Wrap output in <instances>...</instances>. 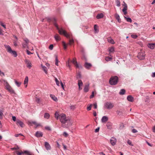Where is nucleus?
<instances>
[{
    "instance_id": "obj_35",
    "label": "nucleus",
    "mask_w": 155,
    "mask_h": 155,
    "mask_svg": "<svg viewBox=\"0 0 155 155\" xmlns=\"http://www.w3.org/2000/svg\"><path fill=\"white\" fill-rule=\"evenodd\" d=\"M62 45H63L64 49L65 50L67 48V44H66L65 43L64 41L62 42Z\"/></svg>"
},
{
    "instance_id": "obj_2",
    "label": "nucleus",
    "mask_w": 155,
    "mask_h": 155,
    "mask_svg": "<svg viewBox=\"0 0 155 155\" xmlns=\"http://www.w3.org/2000/svg\"><path fill=\"white\" fill-rule=\"evenodd\" d=\"M55 25L56 28L58 30L59 34L60 35H64V36L66 37L67 38H68L69 39L68 43L69 45H71L72 44L74 43V41L73 39H71L70 35L68 34L67 33V32L65 30H64L62 28H61L60 29L58 27V26L56 24H55Z\"/></svg>"
},
{
    "instance_id": "obj_61",
    "label": "nucleus",
    "mask_w": 155,
    "mask_h": 155,
    "mask_svg": "<svg viewBox=\"0 0 155 155\" xmlns=\"http://www.w3.org/2000/svg\"><path fill=\"white\" fill-rule=\"evenodd\" d=\"M99 127H98L95 130V132L96 133L98 132L99 131Z\"/></svg>"
},
{
    "instance_id": "obj_19",
    "label": "nucleus",
    "mask_w": 155,
    "mask_h": 155,
    "mask_svg": "<svg viewBox=\"0 0 155 155\" xmlns=\"http://www.w3.org/2000/svg\"><path fill=\"white\" fill-rule=\"evenodd\" d=\"M78 86H79V90L82 89V88H81L80 86H82L83 82L81 80H79L78 83Z\"/></svg>"
},
{
    "instance_id": "obj_26",
    "label": "nucleus",
    "mask_w": 155,
    "mask_h": 155,
    "mask_svg": "<svg viewBox=\"0 0 155 155\" xmlns=\"http://www.w3.org/2000/svg\"><path fill=\"white\" fill-rule=\"evenodd\" d=\"M85 67L89 69L91 67V64L88 63H86L85 64Z\"/></svg>"
},
{
    "instance_id": "obj_36",
    "label": "nucleus",
    "mask_w": 155,
    "mask_h": 155,
    "mask_svg": "<svg viewBox=\"0 0 155 155\" xmlns=\"http://www.w3.org/2000/svg\"><path fill=\"white\" fill-rule=\"evenodd\" d=\"M16 152L17 154L18 155H22L24 153H25L24 152H23L21 151V152H19L18 151H16Z\"/></svg>"
},
{
    "instance_id": "obj_58",
    "label": "nucleus",
    "mask_w": 155,
    "mask_h": 155,
    "mask_svg": "<svg viewBox=\"0 0 155 155\" xmlns=\"http://www.w3.org/2000/svg\"><path fill=\"white\" fill-rule=\"evenodd\" d=\"M12 120L14 121H16V117H15V116H12Z\"/></svg>"
},
{
    "instance_id": "obj_13",
    "label": "nucleus",
    "mask_w": 155,
    "mask_h": 155,
    "mask_svg": "<svg viewBox=\"0 0 155 155\" xmlns=\"http://www.w3.org/2000/svg\"><path fill=\"white\" fill-rule=\"evenodd\" d=\"M117 140L114 137H112L110 140V142L111 144L113 145H114L116 143Z\"/></svg>"
},
{
    "instance_id": "obj_10",
    "label": "nucleus",
    "mask_w": 155,
    "mask_h": 155,
    "mask_svg": "<svg viewBox=\"0 0 155 155\" xmlns=\"http://www.w3.org/2000/svg\"><path fill=\"white\" fill-rule=\"evenodd\" d=\"M25 61L27 67L29 68L30 69L32 67V64L30 61L28 59H26Z\"/></svg>"
},
{
    "instance_id": "obj_59",
    "label": "nucleus",
    "mask_w": 155,
    "mask_h": 155,
    "mask_svg": "<svg viewBox=\"0 0 155 155\" xmlns=\"http://www.w3.org/2000/svg\"><path fill=\"white\" fill-rule=\"evenodd\" d=\"M132 132L133 133H136L137 132V131L135 129H133L132 130Z\"/></svg>"
},
{
    "instance_id": "obj_32",
    "label": "nucleus",
    "mask_w": 155,
    "mask_h": 155,
    "mask_svg": "<svg viewBox=\"0 0 155 155\" xmlns=\"http://www.w3.org/2000/svg\"><path fill=\"white\" fill-rule=\"evenodd\" d=\"M125 92V90L124 89H122L120 90L119 92V94L120 95L124 94Z\"/></svg>"
},
{
    "instance_id": "obj_39",
    "label": "nucleus",
    "mask_w": 155,
    "mask_h": 155,
    "mask_svg": "<svg viewBox=\"0 0 155 155\" xmlns=\"http://www.w3.org/2000/svg\"><path fill=\"white\" fill-rule=\"evenodd\" d=\"M3 111L2 110H0V119H2L3 117Z\"/></svg>"
},
{
    "instance_id": "obj_44",
    "label": "nucleus",
    "mask_w": 155,
    "mask_h": 155,
    "mask_svg": "<svg viewBox=\"0 0 155 155\" xmlns=\"http://www.w3.org/2000/svg\"><path fill=\"white\" fill-rule=\"evenodd\" d=\"M125 18H126V20L127 22H131L132 20L130 18H127L126 17H125Z\"/></svg>"
},
{
    "instance_id": "obj_16",
    "label": "nucleus",
    "mask_w": 155,
    "mask_h": 155,
    "mask_svg": "<svg viewBox=\"0 0 155 155\" xmlns=\"http://www.w3.org/2000/svg\"><path fill=\"white\" fill-rule=\"evenodd\" d=\"M108 120V118L106 116H103L101 120L102 123H105Z\"/></svg>"
},
{
    "instance_id": "obj_33",
    "label": "nucleus",
    "mask_w": 155,
    "mask_h": 155,
    "mask_svg": "<svg viewBox=\"0 0 155 155\" xmlns=\"http://www.w3.org/2000/svg\"><path fill=\"white\" fill-rule=\"evenodd\" d=\"M44 117L45 118L48 119L50 117V115L48 113H46L44 114Z\"/></svg>"
},
{
    "instance_id": "obj_27",
    "label": "nucleus",
    "mask_w": 155,
    "mask_h": 155,
    "mask_svg": "<svg viewBox=\"0 0 155 155\" xmlns=\"http://www.w3.org/2000/svg\"><path fill=\"white\" fill-rule=\"evenodd\" d=\"M50 97L54 101H58V99L56 97L52 94H50Z\"/></svg>"
},
{
    "instance_id": "obj_60",
    "label": "nucleus",
    "mask_w": 155,
    "mask_h": 155,
    "mask_svg": "<svg viewBox=\"0 0 155 155\" xmlns=\"http://www.w3.org/2000/svg\"><path fill=\"white\" fill-rule=\"evenodd\" d=\"M27 44H26V43H25V42L23 43L22 45L23 47L24 48H26V47L27 46Z\"/></svg>"
},
{
    "instance_id": "obj_46",
    "label": "nucleus",
    "mask_w": 155,
    "mask_h": 155,
    "mask_svg": "<svg viewBox=\"0 0 155 155\" xmlns=\"http://www.w3.org/2000/svg\"><path fill=\"white\" fill-rule=\"evenodd\" d=\"M116 3L117 4V5L119 7L120 6V3L119 1V0H117L116 2Z\"/></svg>"
},
{
    "instance_id": "obj_25",
    "label": "nucleus",
    "mask_w": 155,
    "mask_h": 155,
    "mask_svg": "<svg viewBox=\"0 0 155 155\" xmlns=\"http://www.w3.org/2000/svg\"><path fill=\"white\" fill-rule=\"evenodd\" d=\"M89 84H88L87 85H86L85 86V87L84 88V91L85 92H87L89 90Z\"/></svg>"
},
{
    "instance_id": "obj_55",
    "label": "nucleus",
    "mask_w": 155,
    "mask_h": 155,
    "mask_svg": "<svg viewBox=\"0 0 155 155\" xmlns=\"http://www.w3.org/2000/svg\"><path fill=\"white\" fill-rule=\"evenodd\" d=\"M93 105L94 106V108L95 109H96L97 108V103H94L93 104Z\"/></svg>"
},
{
    "instance_id": "obj_23",
    "label": "nucleus",
    "mask_w": 155,
    "mask_h": 155,
    "mask_svg": "<svg viewBox=\"0 0 155 155\" xmlns=\"http://www.w3.org/2000/svg\"><path fill=\"white\" fill-rule=\"evenodd\" d=\"M104 15L102 13L98 14L96 16V18L97 19H99L103 18Z\"/></svg>"
},
{
    "instance_id": "obj_9",
    "label": "nucleus",
    "mask_w": 155,
    "mask_h": 155,
    "mask_svg": "<svg viewBox=\"0 0 155 155\" xmlns=\"http://www.w3.org/2000/svg\"><path fill=\"white\" fill-rule=\"evenodd\" d=\"M16 124L18 126H20L21 127H23L25 126L24 123L19 119H17L16 120Z\"/></svg>"
},
{
    "instance_id": "obj_38",
    "label": "nucleus",
    "mask_w": 155,
    "mask_h": 155,
    "mask_svg": "<svg viewBox=\"0 0 155 155\" xmlns=\"http://www.w3.org/2000/svg\"><path fill=\"white\" fill-rule=\"evenodd\" d=\"M15 82L16 85L18 87H19L20 86L21 84V83L20 82H18L16 80H15Z\"/></svg>"
},
{
    "instance_id": "obj_34",
    "label": "nucleus",
    "mask_w": 155,
    "mask_h": 155,
    "mask_svg": "<svg viewBox=\"0 0 155 155\" xmlns=\"http://www.w3.org/2000/svg\"><path fill=\"white\" fill-rule=\"evenodd\" d=\"M60 115L57 112L55 113L54 114L55 117L57 120H58L59 118Z\"/></svg>"
},
{
    "instance_id": "obj_40",
    "label": "nucleus",
    "mask_w": 155,
    "mask_h": 155,
    "mask_svg": "<svg viewBox=\"0 0 155 155\" xmlns=\"http://www.w3.org/2000/svg\"><path fill=\"white\" fill-rule=\"evenodd\" d=\"M93 105L92 104H90L89 106L88 105H87V110H90L91 109V108L92 106Z\"/></svg>"
},
{
    "instance_id": "obj_1",
    "label": "nucleus",
    "mask_w": 155,
    "mask_h": 155,
    "mask_svg": "<svg viewBox=\"0 0 155 155\" xmlns=\"http://www.w3.org/2000/svg\"><path fill=\"white\" fill-rule=\"evenodd\" d=\"M59 119L61 123L63 124L62 127H67L71 125L72 123L70 120L66 117L64 114H60Z\"/></svg>"
},
{
    "instance_id": "obj_3",
    "label": "nucleus",
    "mask_w": 155,
    "mask_h": 155,
    "mask_svg": "<svg viewBox=\"0 0 155 155\" xmlns=\"http://www.w3.org/2000/svg\"><path fill=\"white\" fill-rule=\"evenodd\" d=\"M5 47L6 48L7 51L15 57L17 56V54L16 52L12 50L11 47L9 45H5Z\"/></svg>"
},
{
    "instance_id": "obj_63",
    "label": "nucleus",
    "mask_w": 155,
    "mask_h": 155,
    "mask_svg": "<svg viewBox=\"0 0 155 155\" xmlns=\"http://www.w3.org/2000/svg\"><path fill=\"white\" fill-rule=\"evenodd\" d=\"M25 43H26V44H28L29 41V40L28 39H26L25 40Z\"/></svg>"
},
{
    "instance_id": "obj_5",
    "label": "nucleus",
    "mask_w": 155,
    "mask_h": 155,
    "mask_svg": "<svg viewBox=\"0 0 155 155\" xmlns=\"http://www.w3.org/2000/svg\"><path fill=\"white\" fill-rule=\"evenodd\" d=\"M5 89L11 94H14L15 91L12 87L6 81L5 83Z\"/></svg>"
},
{
    "instance_id": "obj_42",
    "label": "nucleus",
    "mask_w": 155,
    "mask_h": 155,
    "mask_svg": "<svg viewBox=\"0 0 155 155\" xmlns=\"http://www.w3.org/2000/svg\"><path fill=\"white\" fill-rule=\"evenodd\" d=\"M127 144L130 146H133L134 145L132 144V142L129 140H128L127 142Z\"/></svg>"
},
{
    "instance_id": "obj_17",
    "label": "nucleus",
    "mask_w": 155,
    "mask_h": 155,
    "mask_svg": "<svg viewBox=\"0 0 155 155\" xmlns=\"http://www.w3.org/2000/svg\"><path fill=\"white\" fill-rule=\"evenodd\" d=\"M28 76H26L25 78V79L24 80V85H25V87H26L27 86V84L28 83Z\"/></svg>"
},
{
    "instance_id": "obj_37",
    "label": "nucleus",
    "mask_w": 155,
    "mask_h": 155,
    "mask_svg": "<svg viewBox=\"0 0 155 155\" xmlns=\"http://www.w3.org/2000/svg\"><path fill=\"white\" fill-rule=\"evenodd\" d=\"M42 68L43 70L46 73H47V68L45 66H42Z\"/></svg>"
},
{
    "instance_id": "obj_11",
    "label": "nucleus",
    "mask_w": 155,
    "mask_h": 155,
    "mask_svg": "<svg viewBox=\"0 0 155 155\" xmlns=\"http://www.w3.org/2000/svg\"><path fill=\"white\" fill-rule=\"evenodd\" d=\"M28 124L30 126H32V124H33L36 126V127L40 125V124L37 123L36 122L33 121H28Z\"/></svg>"
},
{
    "instance_id": "obj_7",
    "label": "nucleus",
    "mask_w": 155,
    "mask_h": 155,
    "mask_svg": "<svg viewBox=\"0 0 155 155\" xmlns=\"http://www.w3.org/2000/svg\"><path fill=\"white\" fill-rule=\"evenodd\" d=\"M138 53L137 57L140 60H143L144 59L145 54L144 52L142 50H141Z\"/></svg>"
},
{
    "instance_id": "obj_45",
    "label": "nucleus",
    "mask_w": 155,
    "mask_h": 155,
    "mask_svg": "<svg viewBox=\"0 0 155 155\" xmlns=\"http://www.w3.org/2000/svg\"><path fill=\"white\" fill-rule=\"evenodd\" d=\"M55 81L56 82V84L58 86H59V81H58V79L56 78H55Z\"/></svg>"
},
{
    "instance_id": "obj_49",
    "label": "nucleus",
    "mask_w": 155,
    "mask_h": 155,
    "mask_svg": "<svg viewBox=\"0 0 155 155\" xmlns=\"http://www.w3.org/2000/svg\"><path fill=\"white\" fill-rule=\"evenodd\" d=\"M124 127V125L123 123H121L120 124V127L121 129Z\"/></svg>"
},
{
    "instance_id": "obj_28",
    "label": "nucleus",
    "mask_w": 155,
    "mask_h": 155,
    "mask_svg": "<svg viewBox=\"0 0 155 155\" xmlns=\"http://www.w3.org/2000/svg\"><path fill=\"white\" fill-rule=\"evenodd\" d=\"M109 51L110 52L109 55H110V56H111V55L110 54V53L114 52V48L113 47H111L109 48Z\"/></svg>"
},
{
    "instance_id": "obj_53",
    "label": "nucleus",
    "mask_w": 155,
    "mask_h": 155,
    "mask_svg": "<svg viewBox=\"0 0 155 155\" xmlns=\"http://www.w3.org/2000/svg\"><path fill=\"white\" fill-rule=\"evenodd\" d=\"M63 135L65 137H67L68 136V134L66 132H64Z\"/></svg>"
},
{
    "instance_id": "obj_22",
    "label": "nucleus",
    "mask_w": 155,
    "mask_h": 155,
    "mask_svg": "<svg viewBox=\"0 0 155 155\" xmlns=\"http://www.w3.org/2000/svg\"><path fill=\"white\" fill-rule=\"evenodd\" d=\"M127 98L129 101L133 102L134 101V98L131 95L128 96Z\"/></svg>"
},
{
    "instance_id": "obj_43",
    "label": "nucleus",
    "mask_w": 155,
    "mask_h": 155,
    "mask_svg": "<svg viewBox=\"0 0 155 155\" xmlns=\"http://www.w3.org/2000/svg\"><path fill=\"white\" fill-rule=\"evenodd\" d=\"M115 16L116 19L118 20V21H119V20H120V17L119 15L116 14Z\"/></svg>"
},
{
    "instance_id": "obj_4",
    "label": "nucleus",
    "mask_w": 155,
    "mask_h": 155,
    "mask_svg": "<svg viewBox=\"0 0 155 155\" xmlns=\"http://www.w3.org/2000/svg\"><path fill=\"white\" fill-rule=\"evenodd\" d=\"M118 81V78L117 76L112 77L110 79L109 83L111 85H114L117 84Z\"/></svg>"
},
{
    "instance_id": "obj_47",
    "label": "nucleus",
    "mask_w": 155,
    "mask_h": 155,
    "mask_svg": "<svg viewBox=\"0 0 155 155\" xmlns=\"http://www.w3.org/2000/svg\"><path fill=\"white\" fill-rule=\"evenodd\" d=\"M95 94V92L93 91L92 93V94L90 96V99H91L94 97V95Z\"/></svg>"
},
{
    "instance_id": "obj_15",
    "label": "nucleus",
    "mask_w": 155,
    "mask_h": 155,
    "mask_svg": "<svg viewBox=\"0 0 155 155\" xmlns=\"http://www.w3.org/2000/svg\"><path fill=\"white\" fill-rule=\"evenodd\" d=\"M43 135L42 133L39 131H37L35 134V136L38 137H42Z\"/></svg>"
},
{
    "instance_id": "obj_21",
    "label": "nucleus",
    "mask_w": 155,
    "mask_h": 155,
    "mask_svg": "<svg viewBox=\"0 0 155 155\" xmlns=\"http://www.w3.org/2000/svg\"><path fill=\"white\" fill-rule=\"evenodd\" d=\"M55 40L56 41H58L60 40V36L57 34H56L54 36Z\"/></svg>"
},
{
    "instance_id": "obj_41",
    "label": "nucleus",
    "mask_w": 155,
    "mask_h": 155,
    "mask_svg": "<svg viewBox=\"0 0 155 155\" xmlns=\"http://www.w3.org/2000/svg\"><path fill=\"white\" fill-rule=\"evenodd\" d=\"M71 62V60L70 59H69L68 61L66 62V65L67 66H68L69 68L70 67V63Z\"/></svg>"
},
{
    "instance_id": "obj_50",
    "label": "nucleus",
    "mask_w": 155,
    "mask_h": 155,
    "mask_svg": "<svg viewBox=\"0 0 155 155\" xmlns=\"http://www.w3.org/2000/svg\"><path fill=\"white\" fill-rule=\"evenodd\" d=\"M131 37L132 38H136L137 37V36L136 35H131Z\"/></svg>"
},
{
    "instance_id": "obj_62",
    "label": "nucleus",
    "mask_w": 155,
    "mask_h": 155,
    "mask_svg": "<svg viewBox=\"0 0 155 155\" xmlns=\"http://www.w3.org/2000/svg\"><path fill=\"white\" fill-rule=\"evenodd\" d=\"M127 8H124L123 9H122V11L123 12H124L127 11Z\"/></svg>"
},
{
    "instance_id": "obj_31",
    "label": "nucleus",
    "mask_w": 155,
    "mask_h": 155,
    "mask_svg": "<svg viewBox=\"0 0 155 155\" xmlns=\"http://www.w3.org/2000/svg\"><path fill=\"white\" fill-rule=\"evenodd\" d=\"M55 64L57 66H58V56L57 55H55Z\"/></svg>"
},
{
    "instance_id": "obj_20",
    "label": "nucleus",
    "mask_w": 155,
    "mask_h": 155,
    "mask_svg": "<svg viewBox=\"0 0 155 155\" xmlns=\"http://www.w3.org/2000/svg\"><path fill=\"white\" fill-rule=\"evenodd\" d=\"M112 124L110 122H108L106 124V126L108 129H111L112 128Z\"/></svg>"
},
{
    "instance_id": "obj_54",
    "label": "nucleus",
    "mask_w": 155,
    "mask_h": 155,
    "mask_svg": "<svg viewBox=\"0 0 155 155\" xmlns=\"http://www.w3.org/2000/svg\"><path fill=\"white\" fill-rule=\"evenodd\" d=\"M22 136L23 135L22 134H16L15 135V136L16 137H18L19 136Z\"/></svg>"
},
{
    "instance_id": "obj_14",
    "label": "nucleus",
    "mask_w": 155,
    "mask_h": 155,
    "mask_svg": "<svg viewBox=\"0 0 155 155\" xmlns=\"http://www.w3.org/2000/svg\"><path fill=\"white\" fill-rule=\"evenodd\" d=\"M45 145L47 150H50L51 149V147L49 144V143L47 142H45Z\"/></svg>"
},
{
    "instance_id": "obj_64",
    "label": "nucleus",
    "mask_w": 155,
    "mask_h": 155,
    "mask_svg": "<svg viewBox=\"0 0 155 155\" xmlns=\"http://www.w3.org/2000/svg\"><path fill=\"white\" fill-rule=\"evenodd\" d=\"M151 76L152 77H155V72L152 73Z\"/></svg>"
},
{
    "instance_id": "obj_8",
    "label": "nucleus",
    "mask_w": 155,
    "mask_h": 155,
    "mask_svg": "<svg viewBox=\"0 0 155 155\" xmlns=\"http://www.w3.org/2000/svg\"><path fill=\"white\" fill-rule=\"evenodd\" d=\"M46 19H47V21L49 22H53V23H54V25L55 27H56V26L55 25V24L56 25V24L58 26V25H57V23H56V20L55 18H53L52 19H51L49 18H46Z\"/></svg>"
},
{
    "instance_id": "obj_12",
    "label": "nucleus",
    "mask_w": 155,
    "mask_h": 155,
    "mask_svg": "<svg viewBox=\"0 0 155 155\" xmlns=\"http://www.w3.org/2000/svg\"><path fill=\"white\" fill-rule=\"evenodd\" d=\"M71 62L73 63L77 68H79L80 67L78 64L76 58H74L72 61H71Z\"/></svg>"
},
{
    "instance_id": "obj_30",
    "label": "nucleus",
    "mask_w": 155,
    "mask_h": 155,
    "mask_svg": "<svg viewBox=\"0 0 155 155\" xmlns=\"http://www.w3.org/2000/svg\"><path fill=\"white\" fill-rule=\"evenodd\" d=\"M94 29L95 33L98 32V26L97 25H95L94 26Z\"/></svg>"
},
{
    "instance_id": "obj_6",
    "label": "nucleus",
    "mask_w": 155,
    "mask_h": 155,
    "mask_svg": "<svg viewBox=\"0 0 155 155\" xmlns=\"http://www.w3.org/2000/svg\"><path fill=\"white\" fill-rule=\"evenodd\" d=\"M104 107L108 109H110L114 107V104L113 103L109 102H107L104 104Z\"/></svg>"
},
{
    "instance_id": "obj_57",
    "label": "nucleus",
    "mask_w": 155,
    "mask_h": 155,
    "mask_svg": "<svg viewBox=\"0 0 155 155\" xmlns=\"http://www.w3.org/2000/svg\"><path fill=\"white\" fill-rule=\"evenodd\" d=\"M26 52H27V54L28 55H30V54H33L30 51H29L28 50H27L26 51Z\"/></svg>"
},
{
    "instance_id": "obj_24",
    "label": "nucleus",
    "mask_w": 155,
    "mask_h": 155,
    "mask_svg": "<svg viewBox=\"0 0 155 155\" xmlns=\"http://www.w3.org/2000/svg\"><path fill=\"white\" fill-rule=\"evenodd\" d=\"M107 41L108 42L112 44H114L115 43V42L114 40L112 39L111 38L109 37L107 38Z\"/></svg>"
},
{
    "instance_id": "obj_18",
    "label": "nucleus",
    "mask_w": 155,
    "mask_h": 155,
    "mask_svg": "<svg viewBox=\"0 0 155 155\" xmlns=\"http://www.w3.org/2000/svg\"><path fill=\"white\" fill-rule=\"evenodd\" d=\"M147 46L150 48L151 49H153L155 48V43L149 44Z\"/></svg>"
},
{
    "instance_id": "obj_52",
    "label": "nucleus",
    "mask_w": 155,
    "mask_h": 155,
    "mask_svg": "<svg viewBox=\"0 0 155 155\" xmlns=\"http://www.w3.org/2000/svg\"><path fill=\"white\" fill-rule=\"evenodd\" d=\"M53 45L52 44L51 45L49 46V48L51 50H52L53 49Z\"/></svg>"
},
{
    "instance_id": "obj_51",
    "label": "nucleus",
    "mask_w": 155,
    "mask_h": 155,
    "mask_svg": "<svg viewBox=\"0 0 155 155\" xmlns=\"http://www.w3.org/2000/svg\"><path fill=\"white\" fill-rule=\"evenodd\" d=\"M123 3L124 4L123 5L124 6V8H127V4L124 2H123Z\"/></svg>"
},
{
    "instance_id": "obj_29",
    "label": "nucleus",
    "mask_w": 155,
    "mask_h": 155,
    "mask_svg": "<svg viewBox=\"0 0 155 155\" xmlns=\"http://www.w3.org/2000/svg\"><path fill=\"white\" fill-rule=\"evenodd\" d=\"M110 56V57H106L105 58V60L107 61H111L112 59V56L111 55Z\"/></svg>"
},
{
    "instance_id": "obj_56",
    "label": "nucleus",
    "mask_w": 155,
    "mask_h": 155,
    "mask_svg": "<svg viewBox=\"0 0 155 155\" xmlns=\"http://www.w3.org/2000/svg\"><path fill=\"white\" fill-rule=\"evenodd\" d=\"M0 25L1 26L5 28H6L5 25L3 24L2 22H0Z\"/></svg>"
},
{
    "instance_id": "obj_48",
    "label": "nucleus",
    "mask_w": 155,
    "mask_h": 155,
    "mask_svg": "<svg viewBox=\"0 0 155 155\" xmlns=\"http://www.w3.org/2000/svg\"><path fill=\"white\" fill-rule=\"evenodd\" d=\"M25 153H26L27 154V155H34L31 153H30L28 151H25L24 152Z\"/></svg>"
}]
</instances>
